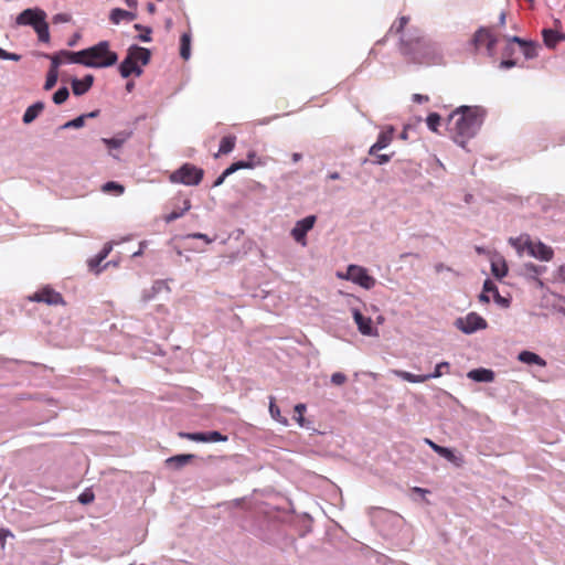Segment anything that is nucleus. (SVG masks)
<instances>
[{
	"mask_svg": "<svg viewBox=\"0 0 565 565\" xmlns=\"http://www.w3.org/2000/svg\"><path fill=\"white\" fill-rule=\"evenodd\" d=\"M484 110L479 106H460L447 119V130L456 143L465 147L476 136L484 118Z\"/></svg>",
	"mask_w": 565,
	"mask_h": 565,
	"instance_id": "nucleus-1",
	"label": "nucleus"
},
{
	"mask_svg": "<svg viewBox=\"0 0 565 565\" xmlns=\"http://www.w3.org/2000/svg\"><path fill=\"white\" fill-rule=\"evenodd\" d=\"M402 53L414 63L424 65H439L443 63L440 49L429 40L417 38L402 42Z\"/></svg>",
	"mask_w": 565,
	"mask_h": 565,
	"instance_id": "nucleus-2",
	"label": "nucleus"
},
{
	"mask_svg": "<svg viewBox=\"0 0 565 565\" xmlns=\"http://www.w3.org/2000/svg\"><path fill=\"white\" fill-rule=\"evenodd\" d=\"M505 12H501L499 22L495 25L481 26L475 32L470 41L475 52L486 49L489 56H494L497 43L501 38H504L501 29L505 25Z\"/></svg>",
	"mask_w": 565,
	"mask_h": 565,
	"instance_id": "nucleus-3",
	"label": "nucleus"
},
{
	"mask_svg": "<svg viewBox=\"0 0 565 565\" xmlns=\"http://www.w3.org/2000/svg\"><path fill=\"white\" fill-rule=\"evenodd\" d=\"M108 41H102L94 46L78 51L76 57H83V65L94 68L109 67L117 63L118 55L109 49Z\"/></svg>",
	"mask_w": 565,
	"mask_h": 565,
	"instance_id": "nucleus-4",
	"label": "nucleus"
},
{
	"mask_svg": "<svg viewBox=\"0 0 565 565\" xmlns=\"http://www.w3.org/2000/svg\"><path fill=\"white\" fill-rule=\"evenodd\" d=\"M509 243L518 250V253L526 252L531 257L543 262H550L554 256L552 247L540 241H532L526 234L515 238L512 237L509 239Z\"/></svg>",
	"mask_w": 565,
	"mask_h": 565,
	"instance_id": "nucleus-5",
	"label": "nucleus"
},
{
	"mask_svg": "<svg viewBox=\"0 0 565 565\" xmlns=\"http://www.w3.org/2000/svg\"><path fill=\"white\" fill-rule=\"evenodd\" d=\"M203 175V169L198 168L192 163H184L170 174L169 180L172 183H181L184 185H198L201 183Z\"/></svg>",
	"mask_w": 565,
	"mask_h": 565,
	"instance_id": "nucleus-6",
	"label": "nucleus"
},
{
	"mask_svg": "<svg viewBox=\"0 0 565 565\" xmlns=\"http://www.w3.org/2000/svg\"><path fill=\"white\" fill-rule=\"evenodd\" d=\"M339 276L344 279L351 280L365 289H371L376 284L375 278L369 275L367 270L364 267L358 265H350L348 267L347 274L343 276Z\"/></svg>",
	"mask_w": 565,
	"mask_h": 565,
	"instance_id": "nucleus-7",
	"label": "nucleus"
},
{
	"mask_svg": "<svg viewBox=\"0 0 565 565\" xmlns=\"http://www.w3.org/2000/svg\"><path fill=\"white\" fill-rule=\"evenodd\" d=\"M29 300L34 302H44L50 306L65 305L63 296L50 286H45L29 296Z\"/></svg>",
	"mask_w": 565,
	"mask_h": 565,
	"instance_id": "nucleus-8",
	"label": "nucleus"
},
{
	"mask_svg": "<svg viewBox=\"0 0 565 565\" xmlns=\"http://www.w3.org/2000/svg\"><path fill=\"white\" fill-rule=\"evenodd\" d=\"M443 369L448 370L449 363L448 362H440L436 365L434 373L431 374H425V375H415L413 373H409L407 371L402 370H395L394 374L398 377H401L404 381H407L409 383H423L430 379L440 377L443 375Z\"/></svg>",
	"mask_w": 565,
	"mask_h": 565,
	"instance_id": "nucleus-9",
	"label": "nucleus"
},
{
	"mask_svg": "<svg viewBox=\"0 0 565 565\" xmlns=\"http://www.w3.org/2000/svg\"><path fill=\"white\" fill-rule=\"evenodd\" d=\"M456 326L465 333H472L477 330L487 328V321L479 315L471 312L465 318H459L456 321Z\"/></svg>",
	"mask_w": 565,
	"mask_h": 565,
	"instance_id": "nucleus-10",
	"label": "nucleus"
},
{
	"mask_svg": "<svg viewBox=\"0 0 565 565\" xmlns=\"http://www.w3.org/2000/svg\"><path fill=\"white\" fill-rule=\"evenodd\" d=\"M317 217L315 215H309L300 221H298L294 228L291 230V236L294 239L302 246L307 245V233L315 226Z\"/></svg>",
	"mask_w": 565,
	"mask_h": 565,
	"instance_id": "nucleus-11",
	"label": "nucleus"
},
{
	"mask_svg": "<svg viewBox=\"0 0 565 565\" xmlns=\"http://www.w3.org/2000/svg\"><path fill=\"white\" fill-rule=\"evenodd\" d=\"M179 436L184 439H189L196 443H218L226 441L227 436L222 435L218 431H207V433H184L180 431Z\"/></svg>",
	"mask_w": 565,
	"mask_h": 565,
	"instance_id": "nucleus-12",
	"label": "nucleus"
},
{
	"mask_svg": "<svg viewBox=\"0 0 565 565\" xmlns=\"http://www.w3.org/2000/svg\"><path fill=\"white\" fill-rule=\"evenodd\" d=\"M45 18H46V13L43 10H40V9H25L24 11H22L19 14V17L17 19V22L19 24L32 25L33 29H34L35 25H39L43 21H45Z\"/></svg>",
	"mask_w": 565,
	"mask_h": 565,
	"instance_id": "nucleus-13",
	"label": "nucleus"
},
{
	"mask_svg": "<svg viewBox=\"0 0 565 565\" xmlns=\"http://www.w3.org/2000/svg\"><path fill=\"white\" fill-rule=\"evenodd\" d=\"M395 129L393 126H386L377 137V140L369 149V154H376L380 150L388 147L394 139Z\"/></svg>",
	"mask_w": 565,
	"mask_h": 565,
	"instance_id": "nucleus-14",
	"label": "nucleus"
},
{
	"mask_svg": "<svg viewBox=\"0 0 565 565\" xmlns=\"http://www.w3.org/2000/svg\"><path fill=\"white\" fill-rule=\"evenodd\" d=\"M354 322L358 326L359 331L364 335L376 334L372 327V319L361 313L359 309H352Z\"/></svg>",
	"mask_w": 565,
	"mask_h": 565,
	"instance_id": "nucleus-15",
	"label": "nucleus"
},
{
	"mask_svg": "<svg viewBox=\"0 0 565 565\" xmlns=\"http://www.w3.org/2000/svg\"><path fill=\"white\" fill-rule=\"evenodd\" d=\"M119 72H120V75L124 77V78H127L129 77L131 74H136L137 76H140L141 73H142V70L140 68V66H138V64L136 63V61L134 60V56L132 54H130L128 52L126 58L121 62V64L119 65Z\"/></svg>",
	"mask_w": 565,
	"mask_h": 565,
	"instance_id": "nucleus-16",
	"label": "nucleus"
},
{
	"mask_svg": "<svg viewBox=\"0 0 565 565\" xmlns=\"http://www.w3.org/2000/svg\"><path fill=\"white\" fill-rule=\"evenodd\" d=\"M247 161H236L232 163L228 168L225 169V175H231L232 173L241 169H253L255 166L262 164L260 160H258L257 162L254 161V159L257 158L255 152H249L247 154Z\"/></svg>",
	"mask_w": 565,
	"mask_h": 565,
	"instance_id": "nucleus-17",
	"label": "nucleus"
},
{
	"mask_svg": "<svg viewBox=\"0 0 565 565\" xmlns=\"http://www.w3.org/2000/svg\"><path fill=\"white\" fill-rule=\"evenodd\" d=\"M131 137L130 131H120L116 134L113 138H103L102 142L108 148V149H119L124 146L126 141H128Z\"/></svg>",
	"mask_w": 565,
	"mask_h": 565,
	"instance_id": "nucleus-18",
	"label": "nucleus"
},
{
	"mask_svg": "<svg viewBox=\"0 0 565 565\" xmlns=\"http://www.w3.org/2000/svg\"><path fill=\"white\" fill-rule=\"evenodd\" d=\"M94 83V76L88 74L83 79L74 78L72 81V89L74 95L81 96L88 92V89L92 87Z\"/></svg>",
	"mask_w": 565,
	"mask_h": 565,
	"instance_id": "nucleus-19",
	"label": "nucleus"
},
{
	"mask_svg": "<svg viewBox=\"0 0 565 565\" xmlns=\"http://www.w3.org/2000/svg\"><path fill=\"white\" fill-rule=\"evenodd\" d=\"M542 36L544 44L550 49H554L558 42L565 40V34L558 33L557 31L551 29H544L542 31Z\"/></svg>",
	"mask_w": 565,
	"mask_h": 565,
	"instance_id": "nucleus-20",
	"label": "nucleus"
},
{
	"mask_svg": "<svg viewBox=\"0 0 565 565\" xmlns=\"http://www.w3.org/2000/svg\"><path fill=\"white\" fill-rule=\"evenodd\" d=\"M194 458H195V456L191 455V454L175 455V456L168 458L166 460V465L168 467H171V468L178 470V469H181L182 467H184L185 465L190 463Z\"/></svg>",
	"mask_w": 565,
	"mask_h": 565,
	"instance_id": "nucleus-21",
	"label": "nucleus"
},
{
	"mask_svg": "<svg viewBox=\"0 0 565 565\" xmlns=\"http://www.w3.org/2000/svg\"><path fill=\"white\" fill-rule=\"evenodd\" d=\"M510 41L521 46L522 53L526 58H534L537 55L535 43L527 42L519 36H511Z\"/></svg>",
	"mask_w": 565,
	"mask_h": 565,
	"instance_id": "nucleus-22",
	"label": "nucleus"
},
{
	"mask_svg": "<svg viewBox=\"0 0 565 565\" xmlns=\"http://www.w3.org/2000/svg\"><path fill=\"white\" fill-rule=\"evenodd\" d=\"M45 105L43 102H36L33 105L29 106L23 114V122L29 125L35 120V118L43 111Z\"/></svg>",
	"mask_w": 565,
	"mask_h": 565,
	"instance_id": "nucleus-23",
	"label": "nucleus"
},
{
	"mask_svg": "<svg viewBox=\"0 0 565 565\" xmlns=\"http://www.w3.org/2000/svg\"><path fill=\"white\" fill-rule=\"evenodd\" d=\"M58 62L57 58H52V63H51V67L47 72V75H46V81H45V84H44V89L45 90H50L52 89L56 82H57V78H58V72H57V68H58Z\"/></svg>",
	"mask_w": 565,
	"mask_h": 565,
	"instance_id": "nucleus-24",
	"label": "nucleus"
},
{
	"mask_svg": "<svg viewBox=\"0 0 565 565\" xmlns=\"http://www.w3.org/2000/svg\"><path fill=\"white\" fill-rule=\"evenodd\" d=\"M468 377L477 382H492L494 373L488 369H476L468 373Z\"/></svg>",
	"mask_w": 565,
	"mask_h": 565,
	"instance_id": "nucleus-25",
	"label": "nucleus"
},
{
	"mask_svg": "<svg viewBox=\"0 0 565 565\" xmlns=\"http://www.w3.org/2000/svg\"><path fill=\"white\" fill-rule=\"evenodd\" d=\"M135 19H136L135 13H132L130 11H126L124 9H119V8L113 9L110 11V15H109V20L114 24H119L122 20L132 21Z\"/></svg>",
	"mask_w": 565,
	"mask_h": 565,
	"instance_id": "nucleus-26",
	"label": "nucleus"
},
{
	"mask_svg": "<svg viewBox=\"0 0 565 565\" xmlns=\"http://www.w3.org/2000/svg\"><path fill=\"white\" fill-rule=\"evenodd\" d=\"M518 359H519V361L526 363V364H536L542 367H544L546 365V361L544 359H542L540 355H537L536 353L531 352V351L520 352Z\"/></svg>",
	"mask_w": 565,
	"mask_h": 565,
	"instance_id": "nucleus-27",
	"label": "nucleus"
},
{
	"mask_svg": "<svg viewBox=\"0 0 565 565\" xmlns=\"http://www.w3.org/2000/svg\"><path fill=\"white\" fill-rule=\"evenodd\" d=\"M75 54H77V52L61 51L57 54H54L53 56H51V60L52 58H57V61H60L58 62V66L61 64H63V63L83 64L84 58L83 57H76Z\"/></svg>",
	"mask_w": 565,
	"mask_h": 565,
	"instance_id": "nucleus-28",
	"label": "nucleus"
},
{
	"mask_svg": "<svg viewBox=\"0 0 565 565\" xmlns=\"http://www.w3.org/2000/svg\"><path fill=\"white\" fill-rule=\"evenodd\" d=\"M491 271L492 275L501 279L508 274V266L505 260L502 257H497L491 260Z\"/></svg>",
	"mask_w": 565,
	"mask_h": 565,
	"instance_id": "nucleus-29",
	"label": "nucleus"
},
{
	"mask_svg": "<svg viewBox=\"0 0 565 565\" xmlns=\"http://www.w3.org/2000/svg\"><path fill=\"white\" fill-rule=\"evenodd\" d=\"M190 209H191V202L189 199H185L183 201L182 207L174 209L170 213L166 214L163 216V220L166 223H171V222L178 220L179 217L183 216Z\"/></svg>",
	"mask_w": 565,
	"mask_h": 565,
	"instance_id": "nucleus-30",
	"label": "nucleus"
},
{
	"mask_svg": "<svg viewBox=\"0 0 565 565\" xmlns=\"http://www.w3.org/2000/svg\"><path fill=\"white\" fill-rule=\"evenodd\" d=\"M129 53L132 54L134 60L138 64L140 62L142 65H147L150 60V51L140 46H132L129 49Z\"/></svg>",
	"mask_w": 565,
	"mask_h": 565,
	"instance_id": "nucleus-31",
	"label": "nucleus"
},
{
	"mask_svg": "<svg viewBox=\"0 0 565 565\" xmlns=\"http://www.w3.org/2000/svg\"><path fill=\"white\" fill-rule=\"evenodd\" d=\"M180 55L183 60H189L191 55V33L185 32L180 38Z\"/></svg>",
	"mask_w": 565,
	"mask_h": 565,
	"instance_id": "nucleus-32",
	"label": "nucleus"
},
{
	"mask_svg": "<svg viewBox=\"0 0 565 565\" xmlns=\"http://www.w3.org/2000/svg\"><path fill=\"white\" fill-rule=\"evenodd\" d=\"M235 143H236L235 136L230 135V136L223 137L220 142V148H218V152H217L216 157L218 154H227V153L232 152L233 149L235 148Z\"/></svg>",
	"mask_w": 565,
	"mask_h": 565,
	"instance_id": "nucleus-33",
	"label": "nucleus"
},
{
	"mask_svg": "<svg viewBox=\"0 0 565 565\" xmlns=\"http://www.w3.org/2000/svg\"><path fill=\"white\" fill-rule=\"evenodd\" d=\"M269 413L270 416L277 420L278 423L282 424L284 426L288 425V419L280 414L279 407L276 405L275 397H270L269 401Z\"/></svg>",
	"mask_w": 565,
	"mask_h": 565,
	"instance_id": "nucleus-34",
	"label": "nucleus"
},
{
	"mask_svg": "<svg viewBox=\"0 0 565 565\" xmlns=\"http://www.w3.org/2000/svg\"><path fill=\"white\" fill-rule=\"evenodd\" d=\"M441 457L454 463L456 467H461L465 462L462 456H457L454 454V451L449 448H444L443 451H440Z\"/></svg>",
	"mask_w": 565,
	"mask_h": 565,
	"instance_id": "nucleus-35",
	"label": "nucleus"
},
{
	"mask_svg": "<svg viewBox=\"0 0 565 565\" xmlns=\"http://www.w3.org/2000/svg\"><path fill=\"white\" fill-rule=\"evenodd\" d=\"M426 124L433 132H438L441 125V117L437 113H431L427 116Z\"/></svg>",
	"mask_w": 565,
	"mask_h": 565,
	"instance_id": "nucleus-36",
	"label": "nucleus"
},
{
	"mask_svg": "<svg viewBox=\"0 0 565 565\" xmlns=\"http://www.w3.org/2000/svg\"><path fill=\"white\" fill-rule=\"evenodd\" d=\"M34 31L36 32L39 40L47 43L50 41L49 24L43 21L41 24L35 25Z\"/></svg>",
	"mask_w": 565,
	"mask_h": 565,
	"instance_id": "nucleus-37",
	"label": "nucleus"
},
{
	"mask_svg": "<svg viewBox=\"0 0 565 565\" xmlns=\"http://www.w3.org/2000/svg\"><path fill=\"white\" fill-rule=\"evenodd\" d=\"M408 18L407 17H401L397 21H395L391 29H390V33H395V34H399L403 32V30L405 29L406 24L408 23Z\"/></svg>",
	"mask_w": 565,
	"mask_h": 565,
	"instance_id": "nucleus-38",
	"label": "nucleus"
},
{
	"mask_svg": "<svg viewBox=\"0 0 565 565\" xmlns=\"http://www.w3.org/2000/svg\"><path fill=\"white\" fill-rule=\"evenodd\" d=\"M70 96L67 87H61L53 94V102L57 105L63 104Z\"/></svg>",
	"mask_w": 565,
	"mask_h": 565,
	"instance_id": "nucleus-39",
	"label": "nucleus"
},
{
	"mask_svg": "<svg viewBox=\"0 0 565 565\" xmlns=\"http://www.w3.org/2000/svg\"><path fill=\"white\" fill-rule=\"evenodd\" d=\"M483 291L487 292L488 295L491 294L494 299H499L500 298V294H499L498 287L490 279H487L484 281V284H483Z\"/></svg>",
	"mask_w": 565,
	"mask_h": 565,
	"instance_id": "nucleus-40",
	"label": "nucleus"
},
{
	"mask_svg": "<svg viewBox=\"0 0 565 565\" xmlns=\"http://www.w3.org/2000/svg\"><path fill=\"white\" fill-rule=\"evenodd\" d=\"M306 412V405L305 404H297L295 406V420L299 424V426H305V417L303 413Z\"/></svg>",
	"mask_w": 565,
	"mask_h": 565,
	"instance_id": "nucleus-41",
	"label": "nucleus"
},
{
	"mask_svg": "<svg viewBox=\"0 0 565 565\" xmlns=\"http://www.w3.org/2000/svg\"><path fill=\"white\" fill-rule=\"evenodd\" d=\"M103 191H105V192L115 191L117 194H122L125 191V188L117 182L109 181L103 185Z\"/></svg>",
	"mask_w": 565,
	"mask_h": 565,
	"instance_id": "nucleus-42",
	"label": "nucleus"
},
{
	"mask_svg": "<svg viewBox=\"0 0 565 565\" xmlns=\"http://www.w3.org/2000/svg\"><path fill=\"white\" fill-rule=\"evenodd\" d=\"M84 124H85V116L81 115V116L74 118L73 120H70L66 124H64L62 128L63 129L81 128L84 126Z\"/></svg>",
	"mask_w": 565,
	"mask_h": 565,
	"instance_id": "nucleus-43",
	"label": "nucleus"
},
{
	"mask_svg": "<svg viewBox=\"0 0 565 565\" xmlns=\"http://www.w3.org/2000/svg\"><path fill=\"white\" fill-rule=\"evenodd\" d=\"M135 29L138 30V31H145V34H140L139 39L142 41V42H150L151 41V29L148 28V26H143L141 24H135Z\"/></svg>",
	"mask_w": 565,
	"mask_h": 565,
	"instance_id": "nucleus-44",
	"label": "nucleus"
},
{
	"mask_svg": "<svg viewBox=\"0 0 565 565\" xmlns=\"http://www.w3.org/2000/svg\"><path fill=\"white\" fill-rule=\"evenodd\" d=\"M347 382V375L341 373V372H337V373H333L331 375V383L334 384V385H342Z\"/></svg>",
	"mask_w": 565,
	"mask_h": 565,
	"instance_id": "nucleus-45",
	"label": "nucleus"
},
{
	"mask_svg": "<svg viewBox=\"0 0 565 565\" xmlns=\"http://www.w3.org/2000/svg\"><path fill=\"white\" fill-rule=\"evenodd\" d=\"M13 534L10 530L8 529H0V545H1V548H4L6 546V540L7 537H12Z\"/></svg>",
	"mask_w": 565,
	"mask_h": 565,
	"instance_id": "nucleus-46",
	"label": "nucleus"
},
{
	"mask_svg": "<svg viewBox=\"0 0 565 565\" xmlns=\"http://www.w3.org/2000/svg\"><path fill=\"white\" fill-rule=\"evenodd\" d=\"M374 156H375V160H374L375 164H385V163H387L391 160L393 153L392 154H385V153L377 154L376 153Z\"/></svg>",
	"mask_w": 565,
	"mask_h": 565,
	"instance_id": "nucleus-47",
	"label": "nucleus"
},
{
	"mask_svg": "<svg viewBox=\"0 0 565 565\" xmlns=\"http://www.w3.org/2000/svg\"><path fill=\"white\" fill-rule=\"evenodd\" d=\"M78 501L83 504H88L94 501L93 492H84L78 497Z\"/></svg>",
	"mask_w": 565,
	"mask_h": 565,
	"instance_id": "nucleus-48",
	"label": "nucleus"
},
{
	"mask_svg": "<svg viewBox=\"0 0 565 565\" xmlns=\"http://www.w3.org/2000/svg\"><path fill=\"white\" fill-rule=\"evenodd\" d=\"M113 249V246L111 244H106L103 249L97 254L98 255V260H104L108 255L109 253L111 252Z\"/></svg>",
	"mask_w": 565,
	"mask_h": 565,
	"instance_id": "nucleus-49",
	"label": "nucleus"
},
{
	"mask_svg": "<svg viewBox=\"0 0 565 565\" xmlns=\"http://www.w3.org/2000/svg\"><path fill=\"white\" fill-rule=\"evenodd\" d=\"M71 20V17L66 13H58L53 17L54 23H65Z\"/></svg>",
	"mask_w": 565,
	"mask_h": 565,
	"instance_id": "nucleus-50",
	"label": "nucleus"
},
{
	"mask_svg": "<svg viewBox=\"0 0 565 565\" xmlns=\"http://www.w3.org/2000/svg\"><path fill=\"white\" fill-rule=\"evenodd\" d=\"M103 260H98V255H96L94 258H92L89 262H88V265L90 267L92 270H94L96 274H98L100 271V269L98 268V266L100 265Z\"/></svg>",
	"mask_w": 565,
	"mask_h": 565,
	"instance_id": "nucleus-51",
	"label": "nucleus"
},
{
	"mask_svg": "<svg viewBox=\"0 0 565 565\" xmlns=\"http://www.w3.org/2000/svg\"><path fill=\"white\" fill-rule=\"evenodd\" d=\"M516 65V62L514 60H503L501 61L500 63V67L501 68H511V67H514Z\"/></svg>",
	"mask_w": 565,
	"mask_h": 565,
	"instance_id": "nucleus-52",
	"label": "nucleus"
},
{
	"mask_svg": "<svg viewBox=\"0 0 565 565\" xmlns=\"http://www.w3.org/2000/svg\"><path fill=\"white\" fill-rule=\"evenodd\" d=\"M426 443H427V444L429 445V447H430L435 452H437L438 455H440V451H443V449L445 448V447L439 446V445H437L436 443H434V441H431V440H429V439H426Z\"/></svg>",
	"mask_w": 565,
	"mask_h": 565,
	"instance_id": "nucleus-53",
	"label": "nucleus"
},
{
	"mask_svg": "<svg viewBox=\"0 0 565 565\" xmlns=\"http://www.w3.org/2000/svg\"><path fill=\"white\" fill-rule=\"evenodd\" d=\"M426 443H427V444L429 445V447H430L435 452H437L438 455H440V451H443V449L445 448V447L439 446V445H437L436 443H434V441H431V440H429V439H426Z\"/></svg>",
	"mask_w": 565,
	"mask_h": 565,
	"instance_id": "nucleus-54",
	"label": "nucleus"
},
{
	"mask_svg": "<svg viewBox=\"0 0 565 565\" xmlns=\"http://www.w3.org/2000/svg\"><path fill=\"white\" fill-rule=\"evenodd\" d=\"M189 237L204 239L205 243H207V244L212 243V239L207 235L202 234V233H194V234L189 235Z\"/></svg>",
	"mask_w": 565,
	"mask_h": 565,
	"instance_id": "nucleus-55",
	"label": "nucleus"
},
{
	"mask_svg": "<svg viewBox=\"0 0 565 565\" xmlns=\"http://www.w3.org/2000/svg\"><path fill=\"white\" fill-rule=\"evenodd\" d=\"M503 39H505V40L508 41V43H507V46H505V49H504V53H503V54H504V55H510V54H512V52H513L512 44H513L514 42H511V41H510V39H511V38H508V36H505V35H504V38H503Z\"/></svg>",
	"mask_w": 565,
	"mask_h": 565,
	"instance_id": "nucleus-56",
	"label": "nucleus"
},
{
	"mask_svg": "<svg viewBox=\"0 0 565 565\" xmlns=\"http://www.w3.org/2000/svg\"><path fill=\"white\" fill-rule=\"evenodd\" d=\"M413 100L416 102V103H426L429 100L428 96L426 95H420V94H415L413 96Z\"/></svg>",
	"mask_w": 565,
	"mask_h": 565,
	"instance_id": "nucleus-57",
	"label": "nucleus"
},
{
	"mask_svg": "<svg viewBox=\"0 0 565 565\" xmlns=\"http://www.w3.org/2000/svg\"><path fill=\"white\" fill-rule=\"evenodd\" d=\"M228 175H225V170L222 172V174L214 181V184L213 186H218L221 185L225 179L227 178Z\"/></svg>",
	"mask_w": 565,
	"mask_h": 565,
	"instance_id": "nucleus-58",
	"label": "nucleus"
},
{
	"mask_svg": "<svg viewBox=\"0 0 565 565\" xmlns=\"http://www.w3.org/2000/svg\"><path fill=\"white\" fill-rule=\"evenodd\" d=\"M479 300H480L481 302L489 303V302H490V296H489L487 292H484V291L482 290V292H481V294H480V296H479Z\"/></svg>",
	"mask_w": 565,
	"mask_h": 565,
	"instance_id": "nucleus-59",
	"label": "nucleus"
},
{
	"mask_svg": "<svg viewBox=\"0 0 565 565\" xmlns=\"http://www.w3.org/2000/svg\"><path fill=\"white\" fill-rule=\"evenodd\" d=\"M20 58H21V56L19 54L7 52V58L6 60L19 61Z\"/></svg>",
	"mask_w": 565,
	"mask_h": 565,
	"instance_id": "nucleus-60",
	"label": "nucleus"
},
{
	"mask_svg": "<svg viewBox=\"0 0 565 565\" xmlns=\"http://www.w3.org/2000/svg\"><path fill=\"white\" fill-rule=\"evenodd\" d=\"M99 115V110H94V111H90L88 114H84L83 116H85V119L86 118H95Z\"/></svg>",
	"mask_w": 565,
	"mask_h": 565,
	"instance_id": "nucleus-61",
	"label": "nucleus"
},
{
	"mask_svg": "<svg viewBox=\"0 0 565 565\" xmlns=\"http://www.w3.org/2000/svg\"><path fill=\"white\" fill-rule=\"evenodd\" d=\"M301 158H302V154H301V153H298V152H295V153H292V156H291V159H292V161H294L295 163H296V162H298V161H300V160H301Z\"/></svg>",
	"mask_w": 565,
	"mask_h": 565,
	"instance_id": "nucleus-62",
	"label": "nucleus"
},
{
	"mask_svg": "<svg viewBox=\"0 0 565 565\" xmlns=\"http://www.w3.org/2000/svg\"><path fill=\"white\" fill-rule=\"evenodd\" d=\"M328 179H330V180H338V179H340V174H339V172H330L328 174Z\"/></svg>",
	"mask_w": 565,
	"mask_h": 565,
	"instance_id": "nucleus-63",
	"label": "nucleus"
},
{
	"mask_svg": "<svg viewBox=\"0 0 565 565\" xmlns=\"http://www.w3.org/2000/svg\"><path fill=\"white\" fill-rule=\"evenodd\" d=\"M125 1L129 8H132V9L137 8V0H125Z\"/></svg>",
	"mask_w": 565,
	"mask_h": 565,
	"instance_id": "nucleus-64",
	"label": "nucleus"
}]
</instances>
